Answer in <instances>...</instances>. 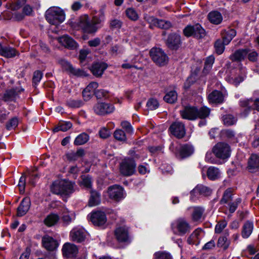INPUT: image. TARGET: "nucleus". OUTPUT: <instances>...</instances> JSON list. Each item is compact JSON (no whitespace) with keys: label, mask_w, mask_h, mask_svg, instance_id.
<instances>
[{"label":"nucleus","mask_w":259,"mask_h":259,"mask_svg":"<svg viewBox=\"0 0 259 259\" xmlns=\"http://www.w3.org/2000/svg\"><path fill=\"white\" fill-rule=\"evenodd\" d=\"M204 209L200 207H194L192 214V219L194 222H197L201 220Z\"/></svg>","instance_id":"nucleus-45"},{"label":"nucleus","mask_w":259,"mask_h":259,"mask_svg":"<svg viewBox=\"0 0 259 259\" xmlns=\"http://www.w3.org/2000/svg\"><path fill=\"white\" fill-rule=\"evenodd\" d=\"M172 26L171 23L170 21L163 20L158 19L157 23V27L162 29H168Z\"/></svg>","instance_id":"nucleus-54"},{"label":"nucleus","mask_w":259,"mask_h":259,"mask_svg":"<svg viewBox=\"0 0 259 259\" xmlns=\"http://www.w3.org/2000/svg\"><path fill=\"white\" fill-rule=\"evenodd\" d=\"M210 109L205 106L202 107L199 109L197 108V119H204L207 117L210 114Z\"/></svg>","instance_id":"nucleus-47"},{"label":"nucleus","mask_w":259,"mask_h":259,"mask_svg":"<svg viewBox=\"0 0 259 259\" xmlns=\"http://www.w3.org/2000/svg\"><path fill=\"white\" fill-rule=\"evenodd\" d=\"M114 137L119 141H125L126 139L125 134L121 130H116L114 133Z\"/></svg>","instance_id":"nucleus-57"},{"label":"nucleus","mask_w":259,"mask_h":259,"mask_svg":"<svg viewBox=\"0 0 259 259\" xmlns=\"http://www.w3.org/2000/svg\"><path fill=\"white\" fill-rule=\"evenodd\" d=\"M107 64L103 62L95 63L92 65L91 70L94 75L96 77H100L107 69Z\"/></svg>","instance_id":"nucleus-28"},{"label":"nucleus","mask_w":259,"mask_h":259,"mask_svg":"<svg viewBox=\"0 0 259 259\" xmlns=\"http://www.w3.org/2000/svg\"><path fill=\"white\" fill-rule=\"evenodd\" d=\"M147 106L150 110H153L158 107L159 103L156 99L151 98L148 101Z\"/></svg>","instance_id":"nucleus-63"},{"label":"nucleus","mask_w":259,"mask_h":259,"mask_svg":"<svg viewBox=\"0 0 259 259\" xmlns=\"http://www.w3.org/2000/svg\"><path fill=\"white\" fill-rule=\"evenodd\" d=\"M46 18L47 21L52 25H57L63 22L65 20V14L59 8H52L46 12Z\"/></svg>","instance_id":"nucleus-3"},{"label":"nucleus","mask_w":259,"mask_h":259,"mask_svg":"<svg viewBox=\"0 0 259 259\" xmlns=\"http://www.w3.org/2000/svg\"><path fill=\"white\" fill-rule=\"evenodd\" d=\"M100 203V196L99 194L94 191H91V196L89 201L90 206H94L98 205Z\"/></svg>","instance_id":"nucleus-38"},{"label":"nucleus","mask_w":259,"mask_h":259,"mask_svg":"<svg viewBox=\"0 0 259 259\" xmlns=\"http://www.w3.org/2000/svg\"><path fill=\"white\" fill-rule=\"evenodd\" d=\"M114 235L119 243H129L131 242L128 228L126 226L117 227L114 231Z\"/></svg>","instance_id":"nucleus-10"},{"label":"nucleus","mask_w":259,"mask_h":259,"mask_svg":"<svg viewBox=\"0 0 259 259\" xmlns=\"http://www.w3.org/2000/svg\"><path fill=\"white\" fill-rule=\"evenodd\" d=\"M87 233L85 230L80 227L73 228L70 232L71 240L77 243L84 241L86 238Z\"/></svg>","instance_id":"nucleus-13"},{"label":"nucleus","mask_w":259,"mask_h":259,"mask_svg":"<svg viewBox=\"0 0 259 259\" xmlns=\"http://www.w3.org/2000/svg\"><path fill=\"white\" fill-rule=\"evenodd\" d=\"M59 42L65 47L74 49L77 47V44L71 37L68 35H63L59 38Z\"/></svg>","instance_id":"nucleus-30"},{"label":"nucleus","mask_w":259,"mask_h":259,"mask_svg":"<svg viewBox=\"0 0 259 259\" xmlns=\"http://www.w3.org/2000/svg\"><path fill=\"white\" fill-rule=\"evenodd\" d=\"M129 154L132 157V158H130L133 159L134 160L140 159H144L146 157V155L144 154L143 153L139 152H136L135 151H130Z\"/></svg>","instance_id":"nucleus-62"},{"label":"nucleus","mask_w":259,"mask_h":259,"mask_svg":"<svg viewBox=\"0 0 259 259\" xmlns=\"http://www.w3.org/2000/svg\"><path fill=\"white\" fill-rule=\"evenodd\" d=\"M181 43V37L176 33L170 34L166 41L167 47L174 50H178L180 47Z\"/></svg>","instance_id":"nucleus-18"},{"label":"nucleus","mask_w":259,"mask_h":259,"mask_svg":"<svg viewBox=\"0 0 259 259\" xmlns=\"http://www.w3.org/2000/svg\"><path fill=\"white\" fill-rule=\"evenodd\" d=\"M150 55L153 62L158 66H164L168 62L167 55L160 48H152L150 51Z\"/></svg>","instance_id":"nucleus-5"},{"label":"nucleus","mask_w":259,"mask_h":259,"mask_svg":"<svg viewBox=\"0 0 259 259\" xmlns=\"http://www.w3.org/2000/svg\"><path fill=\"white\" fill-rule=\"evenodd\" d=\"M58 63L64 71L70 74L78 77L85 76V73L82 70L74 68L69 62L64 59H58Z\"/></svg>","instance_id":"nucleus-9"},{"label":"nucleus","mask_w":259,"mask_h":259,"mask_svg":"<svg viewBox=\"0 0 259 259\" xmlns=\"http://www.w3.org/2000/svg\"><path fill=\"white\" fill-rule=\"evenodd\" d=\"M212 152L217 158L224 160L230 156L231 150L229 144L219 142L213 147Z\"/></svg>","instance_id":"nucleus-6"},{"label":"nucleus","mask_w":259,"mask_h":259,"mask_svg":"<svg viewBox=\"0 0 259 259\" xmlns=\"http://www.w3.org/2000/svg\"><path fill=\"white\" fill-rule=\"evenodd\" d=\"M184 35L187 37L193 36L197 38H201L205 36V30L201 25L197 23L194 25H188L183 30Z\"/></svg>","instance_id":"nucleus-8"},{"label":"nucleus","mask_w":259,"mask_h":259,"mask_svg":"<svg viewBox=\"0 0 259 259\" xmlns=\"http://www.w3.org/2000/svg\"><path fill=\"white\" fill-rule=\"evenodd\" d=\"M90 220L96 226H102L107 222L105 213L101 211L93 212L91 214Z\"/></svg>","instance_id":"nucleus-16"},{"label":"nucleus","mask_w":259,"mask_h":259,"mask_svg":"<svg viewBox=\"0 0 259 259\" xmlns=\"http://www.w3.org/2000/svg\"><path fill=\"white\" fill-rule=\"evenodd\" d=\"M225 45V42L222 39H219L215 41L214 47L218 55H221L224 52Z\"/></svg>","instance_id":"nucleus-49"},{"label":"nucleus","mask_w":259,"mask_h":259,"mask_svg":"<svg viewBox=\"0 0 259 259\" xmlns=\"http://www.w3.org/2000/svg\"><path fill=\"white\" fill-rule=\"evenodd\" d=\"M222 135L231 140H235L236 139L235 138V132L231 129H226L222 131Z\"/></svg>","instance_id":"nucleus-55"},{"label":"nucleus","mask_w":259,"mask_h":259,"mask_svg":"<svg viewBox=\"0 0 259 259\" xmlns=\"http://www.w3.org/2000/svg\"><path fill=\"white\" fill-rule=\"evenodd\" d=\"M155 259H171L169 253L164 252H157L154 254Z\"/></svg>","instance_id":"nucleus-64"},{"label":"nucleus","mask_w":259,"mask_h":259,"mask_svg":"<svg viewBox=\"0 0 259 259\" xmlns=\"http://www.w3.org/2000/svg\"><path fill=\"white\" fill-rule=\"evenodd\" d=\"M100 138L103 139H106L110 136L109 130L106 127H102L98 132Z\"/></svg>","instance_id":"nucleus-60"},{"label":"nucleus","mask_w":259,"mask_h":259,"mask_svg":"<svg viewBox=\"0 0 259 259\" xmlns=\"http://www.w3.org/2000/svg\"><path fill=\"white\" fill-rule=\"evenodd\" d=\"M207 98L210 103L221 104L224 100L223 94L218 90L213 91L208 95Z\"/></svg>","instance_id":"nucleus-27"},{"label":"nucleus","mask_w":259,"mask_h":259,"mask_svg":"<svg viewBox=\"0 0 259 259\" xmlns=\"http://www.w3.org/2000/svg\"><path fill=\"white\" fill-rule=\"evenodd\" d=\"M194 151V148L191 145L185 144L180 146L176 155L177 157L183 159L191 156Z\"/></svg>","instance_id":"nucleus-17"},{"label":"nucleus","mask_w":259,"mask_h":259,"mask_svg":"<svg viewBox=\"0 0 259 259\" xmlns=\"http://www.w3.org/2000/svg\"><path fill=\"white\" fill-rule=\"evenodd\" d=\"M72 127V123L70 122L60 123L58 126L54 128L53 131L54 133L59 131L66 132Z\"/></svg>","instance_id":"nucleus-48"},{"label":"nucleus","mask_w":259,"mask_h":259,"mask_svg":"<svg viewBox=\"0 0 259 259\" xmlns=\"http://www.w3.org/2000/svg\"><path fill=\"white\" fill-rule=\"evenodd\" d=\"M233 200L232 190L231 188L227 189L224 193L223 196L220 201L221 204L228 203Z\"/></svg>","instance_id":"nucleus-46"},{"label":"nucleus","mask_w":259,"mask_h":259,"mask_svg":"<svg viewBox=\"0 0 259 259\" xmlns=\"http://www.w3.org/2000/svg\"><path fill=\"white\" fill-rule=\"evenodd\" d=\"M112 104L104 102H99L93 107L94 112L99 115H105L112 113L114 110Z\"/></svg>","instance_id":"nucleus-11"},{"label":"nucleus","mask_w":259,"mask_h":259,"mask_svg":"<svg viewBox=\"0 0 259 259\" xmlns=\"http://www.w3.org/2000/svg\"><path fill=\"white\" fill-rule=\"evenodd\" d=\"M223 123L226 126H232L235 124L237 121V118L232 114H226L222 117Z\"/></svg>","instance_id":"nucleus-37"},{"label":"nucleus","mask_w":259,"mask_h":259,"mask_svg":"<svg viewBox=\"0 0 259 259\" xmlns=\"http://www.w3.org/2000/svg\"><path fill=\"white\" fill-rule=\"evenodd\" d=\"M197 108L195 106H185L180 110V114L183 119L194 120L197 119Z\"/></svg>","instance_id":"nucleus-15"},{"label":"nucleus","mask_w":259,"mask_h":259,"mask_svg":"<svg viewBox=\"0 0 259 259\" xmlns=\"http://www.w3.org/2000/svg\"><path fill=\"white\" fill-rule=\"evenodd\" d=\"M31 205V201L29 197L24 198L17 208V215L18 217L24 215L29 210Z\"/></svg>","instance_id":"nucleus-23"},{"label":"nucleus","mask_w":259,"mask_h":259,"mask_svg":"<svg viewBox=\"0 0 259 259\" xmlns=\"http://www.w3.org/2000/svg\"><path fill=\"white\" fill-rule=\"evenodd\" d=\"M248 170L250 172H255L259 170V155L252 154L248 160L247 166Z\"/></svg>","instance_id":"nucleus-21"},{"label":"nucleus","mask_w":259,"mask_h":259,"mask_svg":"<svg viewBox=\"0 0 259 259\" xmlns=\"http://www.w3.org/2000/svg\"><path fill=\"white\" fill-rule=\"evenodd\" d=\"M227 225V222L225 220H222L219 222L215 227V233L217 234H220L226 227Z\"/></svg>","instance_id":"nucleus-58"},{"label":"nucleus","mask_w":259,"mask_h":259,"mask_svg":"<svg viewBox=\"0 0 259 259\" xmlns=\"http://www.w3.org/2000/svg\"><path fill=\"white\" fill-rule=\"evenodd\" d=\"M236 32L234 29H230L226 31L223 35V40L225 45H228L232 39L236 36Z\"/></svg>","instance_id":"nucleus-39"},{"label":"nucleus","mask_w":259,"mask_h":259,"mask_svg":"<svg viewBox=\"0 0 259 259\" xmlns=\"http://www.w3.org/2000/svg\"><path fill=\"white\" fill-rule=\"evenodd\" d=\"M171 134L178 139L183 138L186 134L185 125L180 121H176L171 124L169 128Z\"/></svg>","instance_id":"nucleus-14"},{"label":"nucleus","mask_w":259,"mask_h":259,"mask_svg":"<svg viewBox=\"0 0 259 259\" xmlns=\"http://www.w3.org/2000/svg\"><path fill=\"white\" fill-rule=\"evenodd\" d=\"M89 136L85 133H82L76 137L74 144L76 146L85 144L89 140Z\"/></svg>","instance_id":"nucleus-41"},{"label":"nucleus","mask_w":259,"mask_h":259,"mask_svg":"<svg viewBox=\"0 0 259 259\" xmlns=\"http://www.w3.org/2000/svg\"><path fill=\"white\" fill-rule=\"evenodd\" d=\"M74 215L73 213L69 214L67 209H64L62 212L61 220L65 226L70 224L74 219Z\"/></svg>","instance_id":"nucleus-40"},{"label":"nucleus","mask_w":259,"mask_h":259,"mask_svg":"<svg viewBox=\"0 0 259 259\" xmlns=\"http://www.w3.org/2000/svg\"><path fill=\"white\" fill-rule=\"evenodd\" d=\"M98 83L92 81L82 91V96L84 100H89L96 91V89L98 87Z\"/></svg>","instance_id":"nucleus-22"},{"label":"nucleus","mask_w":259,"mask_h":259,"mask_svg":"<svg viewBox=\"0 0 259 259\" xmlns=\"http://www.w3.org/2000/svg\"><path fill=\"white\" fill-rule=\"evenodd\" d=\"M96 97L99 99H107L109 97V92L104 90H98L95 93Z\"/></svg>","instance_id":"nucleus-61"},{"label":"nucleus","mask_w":259,"mask_h":259,"mask_svg":"<svg viewBox=\"0 0 259 259\" xmlns=\"http://www.w3.org/2000/svg\"><path fill=\"white\" fill-rule=\"evenodd\" d=\"M105 20V13L103 9H100L97 15L93 17L91 22L89 16L84 15L80 16L75 22L78 28L81 29L84 32L94 33L96 32L98 27L97 25L100 24Z\"/></svg>","instance_id":"nucleus-1"},{"label":"nucleus","mask_w":259,"mask_h":259,"mask_svg":"<svg viewBox=\"0 0 259 259\" xmlns=\"http://www.w3.org/2000/svg\"><path fill=\"white\" fill-rule=\"evenodd\" d=\"M253 229V224L252 222L246 221L242 227L241 235L243 238H248L251 234Z\"/></svg>","instance_id":"nucleus-35"},{"label":"nucleus","mask_w":259,"mask_h":259,"mask_svg":"<svg viewBox=\"0 0 259 259\" xmlns=\"http://www.w3.org/2000/svg\"><path fill=\"white\" fill-rule=\"evenodd\" d=\"M123 52L124 49L123 47L118 45L112 46L109 50V53L112 56H116L119 54L123 53Z\"/></svg>","instance_id":"nucleus-52"},{"label":"nucleus","mask_w":259,"mask_h":259,"mask_svg":"<svg viewBox=\"0 0 259 259\" xmlns=\"http://www.w3.org/2000/svg\"><path fill=\"white\" fill-rule=\"evenodd\" d=\"M66 104L71 108H79L83 105V102L80 100L70 99L67 101Z\"/></svg>","instance_id":"nucleus-59"},{"label":"nucleus","mask_w":259,"mask_h":259,"mask_svg":"<svg viewBox=\"0 0 259 259\" xmlns=\"http://www.w3.org/2000/svg\"><path fill=\"white\" fill-rule=\"evenodd\" d=\"M214 57L212 55L209 56L206 58L203 70L204 73L207 74L209 72L214 63Z\"/></svg>","instance_id":"nucleus-43"},{"label":"nucleus","mask_w":259,"mask_h":259,"mask_svg":"<svg viewBox=\"0 0 259 259\" xmlns=\"http://www.w3.org/2000/svg\"><path fill=\"white\" fill-rule=\"evenodd\" d=\"M62 251L64 256L68 258L73 257L76 256L78 253V248L73 244L66 243L64 244Z\"/></svg>","instance_id":"nucleus-19"},{"label":"nucleus","mask_w":259,"mask_h":259,"mask_svg":"<svg viewBox=\"0 0 259 259\" xmlns=\"http://www.w3.org/2000/svg\"><path fill=\"white\" fill-rule=\"evenodd\" d=\"M42 243L43 246L49 251H53L58 246V242L53 237L48 235H46L42 237Z\"/></svg>","instance_id":"nucleus-25"},{"label":"nucleus","mask_w":259,"mask_h":259,"mask_svg":"<svg viewBox=\"0 0 259 259\" xmlns=\"http://www.w3.org/2000/svg\"><path fill=\"white\" fill-rule=\"evenodd\" d=\"M51 190L57 195H69L74 191V184L66 180H57L53 183Z\"/></svg>","instance_id":"nucleus-2"},{"label":"nucleus","mask_w":259,"mask_h":259,"mask_svg":"<svg viewBox=\"0 0 259 259\" xmlns=\"http://www.w3.org/2000/svg\"><path fill=\"white\" fill-rule=\"evenodd\" d=\"M240 105L241 107H246L248 110L254 109L259 111V98L253 101L251 99H246L240 101Z\"/></svg>","instance_id":"nucleus-29"},{"label":"nucleus","mask_w":259,"mask_h":259,"mask_svg":"<svg viewBox=\"0 0 259 259\" xmlns=\"http://www.w3.org/2000/svg\"><path fill=\"white\" fill-rule=\"evenodd\" d=\"M212 192V189L210 187L201 184L197 185L191 192V198L195 200L196 198H198V195L208 196Z\"/></svg>","instance_id":"nucleus-12"},{"label":"nucleus","mask_w":259,"mask_h":259,"mask_svg":"<svg viewBox=\"0 0 259 259\" xmlns=\"http://www.w3.org/2000/svg\"><path fill=\"white\" fill-rule=\"evenodd\" d=\"M60 219L58 214L51 213L48 214L44 220V223L46 226L51 227L56 225Z\"/></svg>","instance_id":"nucleus-32"},{"label":"nucleus","mask_w":259,"mask_h":259,"mask_svg":"<svg viewBox=\"0 0 259 259\" xmlns=\"http://www.w3.org/2000/svg\"><path fill=\"white\" fill-rule=\"evenodd\" d=\"M125 13L127 17L132 21H136L139 18L138 14L134 8H127Z\"/></svg>","instance_id":"nucleus-51"},{"label":"nucleus","mask_w":259,"mask_h":259,"mask_svg":"<svg viewBox=\"0 0 259 259\" xmlns=\"http://www.w3.org/2000/svg\"><path fill=\"white\" fill-rule=\"evenodd\" d=\"M207 19L211 23L218 25L222 22L223 16L219 11H212L208 14Z\"/></svg>","instance_id":"nucleus-31"},{"label":"nucleus","mask_w":259,"mask_h":259,"mask_svg":"<svg viewBox=\"0 0 259 259\" xmlns=\"http://www.w3.org/2000/svg\"><path fill=\"white\" fill-rule=\"evenodd\" d=\"M241 202V198H237L234 201H231L228 203L229 212L231 213L234 212Z\"/></svg>","instance_id":"nucleus-50"},{"label":"nucleus","mask_w":259,"mask_h":259,"mask_svg":"<svg viewBox=\"0 0 259 259\" xmlns=\"http://www.w3.org/2000/svg\"><path fill=\"white\" fill-rule=\"evenodd\" d=\"M229 235V231L226 230L224 233V236H221L218 239L217 242L218 247L223 248L224 250H226L228 248L230 244V241L227 239V237Z\"/></svg>","instance_id":"nucleus-34"},{"label":"nucleus","mask_w":259,"mask_h":259,"mask_svg":"<svg viewBox=\"0 0 259 259\" xmlns=\"http://www.w3.org/2000/svg\"><path fill=\"white\" fill-rule=\"evenodd\" d=\"M85 155L84 150L82 148H79L76 152H70L66 154L67 159L69 161H76Z\"/></svg>","instance_id":"nucleus-33"},{"label":"nucleus","mask_w":259,"mask_h":259,"mask_svg":"<svg viewBox=\"0 0 259 259\" xmlns=\"http://www.w3.org/2000/svg\"><path fill=\"white\" fill-rule=\"evenodd\" d=\"M123 191L121 187L114 185L109 187L108 193L111 199L119 201L123 197Z\"/></svg>","instance_id":"nucleus-20"},{"label":"nucleus","mask_w":259,"mask_h":259,"mask_svg":"<svg viewBox=\"0 0 259 259\" xmlns=\"http://www.w3.org/2000/svg\"><path fill=\"white\" fill-rule=\"evenodd\" d=\"M178 95L175 91H171L167 93L163 97V100L167 103L172 104L177 100Z\"/></svg>","instance_id":"nucleus-44"},{"label":"nucleus","mask_w":259,"mask_h":259,"mask_svg":"<svg viewBox=\"0 0 259 259\" xmlns=\"http://www.w3.org/2000/svg\"><path fill=\"white\" fill-rule=\"evenodd\" d=\"M241 75H239L237 77H236L233 81V83L235 86L238 85L240 82H242L246 76V71L245 68H241Z\"/></svg>","instance_id":"nucleus-56"},{"label":"nucleus","mask_w":259,"mask_h":259,"mask_svg":"<svg viewBox=\"0 0 259 259\" xmlns=\"http://www.w3.org/2000/svg\"><path fill=\"white\" fill-rule=\"evenodd\" d=\"M0 55L7 58H11L19 56V53L14 48L3 46L0 44Z\"/></svg>","instance_id":"nucleus-24"},{"label":"nucleus","mask_w":259,"mask_h":259,"mask_svg":"<svg viewBox=\"0 0 259 259\" xmlns=\"http://www.w3.org/2000/svg\"><path fill=\"white\" fill-rule=\"evenodd\" d=\"M206 174L209 180L214 181L221 177V172L218 168L214 166H210L207 169Z\"/></svg>","instance_id":"nucleus-36"},{"label":"nucleus","mask_w":259,"mask_h":259,"mask_svg":"<svg viewBox=\"0 0 259 259\" xmlns=\"http://www.w3.org/2000/svg\"><path fill=\"white\" fill-rule=\"evenodd\" d=\"M136 167L135 160L130 158H125L120 164V172L124 176H130L135 173Z\"/></svg>","instance_id":"nucleus-7"},{"label":"nucleus","mask_w":259,"mask_h":259,"mask_svg":"<svg viewBox=\"0 0 259 259\" xmlns=\"http://www.w3.org/2000/svg\"><path fill=\"white\" fill-rule=\"evenodd\" d=\"M17 93L15 89L7 90L4 93L3 100L5 102L13 101L16 99Z\"/></svg>","instance_id":"nucleus-42"},{"label":"nucleus","mask_w":259,"mask_h":259,"mask_svg":"<svg viewBox=\"0 0 259 259\" xmlns=\"http://www.w3.org/2000/svg\"><path fill=\"white\" fill-rule=\"evenodd\" d=\"M171 228L174 234L180 236L189 233L191 229L190 224L183 218H179L172 223Z\"/></svg>","instance_id":"nucleus-4"},{"label":"nucleus","mask_w":259,"mask_h":259,"mask_svg":"<svg viewBox=\"0 0 259 259\" xmlns=\"http://www.w3.org/2000/svg\"><path fill=\"white\" fill-rule=\"evenodd\" d=\"M144 19L150 24V28L153 29L154 27H156L158 19L148 14L144 15Z\"/></svg>","instance_id":"nucleus-53"},{"label":"nucleus","mask_w":259,"mask_h":259,"mask_svg":"<svg viewBox=\"0 0 259 259\" xmlns=\"http://www.w3.org/2000/svg\"><path fill=\"white\" fill-rule=\"evenodd\" d=\"M248 53V49H238L229 56L232 62H241L244 60Z\"/></svg>","instance_id":"nucleus-26"}]
</instances>
